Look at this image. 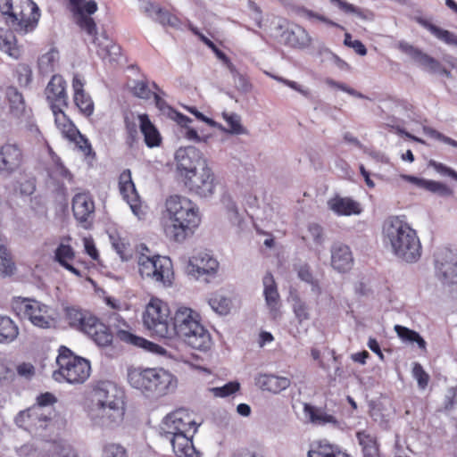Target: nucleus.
Returning <instances> with one entry per match:
<instances>
[{
  "label": "nucleus",
  "mask_w": 457,
  "mask_h": 457,
  "mask_svg": "<svg viewBox=\"0 0 457 457\" xmlns=\"http://www.w3.org/2000/svg\"><path fill=\"white\" fill-rule=\"evenodd\" d=\"M308 457H353L343 452L339 446L329 444L328 441H319L312 445Z\"/></svg>",
  "instance_id": "f704fd0d"
},
{
  "label": "nucleus",
  "mask_w": 457,
  "mask_h": 457,
  "mask_svg": "<svg viewBox=\"0 0 457 457\" xmlns=\"http://www.w3.org/2000/svg\"><path fill=\"white\" fill-rule=\"evenodd\" d=\"M155 20L163 26H170L172 28H177L180 24V21L176 15L162 8L161 9V12H159L156 16Z\"/></svg>",
  "instance_id": "5fc2aeb1"
},
{
  "label": "nucleus",
  "mask_w": 457,
  "mask_h": 457,
  "mask_svg": "<svg viewBox=\"0 0 457 457\" xmlns=\"http://www.w3.org/2000/svg\"><path fill=\"white\" fill-rule=\"evenodd\" d=\"M14 262L6 247L0 243V277H6L12 274Z\"/></svg>",
  "instance_id": "de8ad7c7"
},
{
  "label": "nucleus",
  "mask_w": 457,
  "mask_h": 457,
  "mask_svg": "<svg viewBox=\"0 0 457 457\" xmlns=\"http://www.w3.org/2000/svg\"><path fill=\"white\" fill-rule=\"evenodd\" d=\"M232 457H264L255 447H243L236 451Z\"/></svg>",
  "instance_id": "774afa93"
},
{
  "label": "nucleus",
  "mask_w": 457,
  "mask_h": 457,
  "mask_svg": "<svg viewBox=\"0 0 457 457\" xmlns=\"http://www.w3.org/2000/svg\"><path fill=\"white\" fill-rule=\"evenodd\" d=\"M73 100L79 112L89 117L94 112V102L90 96L84 90V82L79 74L72 79Z\"/></svg>",
  "instance_id": "a878e982"
},
{
  "label": "nucleus",
  "mask_w": 457,
  "mask_h": 457,
  "mask_svg": "<svg viewBox=\"0 0 457 457\" xmlns=\"http://www.w3.org/2000/svg\"><path fill=\"white\" fill-rule=\"evenodd\" d=\"M103 457H128V452L120 444L109 443L103 447Z\"/></svg>",
  "instance_id": "3c124183"
},
{
  "label": "nucleus",
  "mask_w": 457,
  "mask_h": 457,
  "mask_svg": "<svg viewBox=\"0 0 457 457\" xmlns=\"http://www.w3.org/2000/svg\"><path fill=\"white\" fill-rule=\"evenodd\" d=\"M416 62L431 71H436L440 68L439 62L428 54H424L422 51L420 56L417 58Z\"/></svg>",
  "instance_id": "680f3d73"
},
{
  "label": "nucleus",
  "mask_w": 457,
  "mask_h": 457,
  "mask_svg": "<svg viewBox=\"0 0 457 457\" xmlns=\"http://www.w3.org/2000/svg\"><path fill=\"white\" fill-rule=\"evenodd\" d=\"M422 130H423L424 134L427 135L428 137L436 139V140H439V141H442L447 145H450L457 148V141L456 140H454L447 136H445L444 134L437 131L436 129H435L431 127H428V126H423Z\"/></svg>",
  "instance_id": "13d9d810"
},
{
  "label": "nucleus",
  "mask_w": 457,
  "mask_h": 457,
  "mask_svg": "<svg viewBox=\"0 0 457 457\" xmlns=\"http://www.w3.org/2000/svg\"><path fill=\"white\" fill-rule=\"evenodd\" d=\"M361 446L362 457H383L377 435L370 429H361L355 434Z\"/></svg>",
  "instance_id": "cd10ccee"
},
{
  "label": "nucleus",
  "mask_w": 457,
  "mask_h": 457,
  "mask_svg": "<svg viewBox=\"0 0 457 457\" xmlns=\"http://www.w3.org/2000/svg\"><path fill=\"white\" fill-rule=\"evenodd\" d=\"M45 96L50 108L69 105L67 83L62 76L59 74L52 76L45 88Z\"/></svg>",
  "instance_id": "4be33fe9"
},
{
  "label": "nucleus",
  "mask_w": 457,
  "mask_h": 457,
  "mask_svg": "<svg viewBox=\"0 0 457 457\" xmlns=\"http://www.w3.org/2000/svg\"><path fill=\"white\" fill-rule=\"evenodd\" d=\"M255 384L262 389L274 394L289 387L290 379L286 377H279L272 374H260L255 378Z\"/></svg>",
  "instance_id": "7c9ffc66"
},
{
  "label": "nucleus",
  "mask_w": 457,
  "mask_h": 457,
  "mask_svg": "<svg viewBox=\"0 0 457 457\" xmlns=\"http://www.w3.org/2000/svg\"><path fill=\"white\" fill-rule=\"evenodd\" d=\"M198 426L195 413L183 408L168 414L162 422V429L166 436L179 433L195 434Z\"/></svg>",
  "instance_id": "ddd939ff"
},
{
  "label": "nucleus",
  "mask_w": 457,
  "mask_h": 457,
  "mask_svg": "<svg viewBox=\"0 0 457 457\" xmlns=\"http://www.w3.org/2000/svg\"><path fill=\"white\" fill-rule=\"evenodd\" d=\"M19 335L18 326L8 316L0 315V344H9Z\"/></svg>",
  "instance_id": "4c0bfd02"
},
{
  "label": "nucleus",
  "mask_w": 457,
  "mask_h": 457,
  "mask_svg": "<svg viewBox=\"0 0 457 457\" xmlns=\"http://www.w3.org/2000/svg\"><path fill=\"white\" fill-rule=\"evenodd\" d=\"M223 119L228 127V131L232 134H241L244 129L241 125L240 117L234 113H223Z\"/></svg>",
  "instance_id": "4d7b16f0"
},
{
  "label": "nucleus",
  "mask_w": 457,
  "mask_h": 457,
  "mask_svg": "<svg viewBox=\"0 0 457 457\" xmlns=\"http://www.w3.org/2000/svg\"><path fill=\"white\" fill-rule=\"evenodd\" d=\"M139 128L144 136L145 145L150 147L159 146L162 143V137L156 127L152 123L146 113L139 114Z\"/></svg>",
  "instance_id": "473e14b6"
},
{
  "label": "nucleus",
  "mask_w": 457,
  "mask_h": 457,
  "mask_svg": "<svg viewBox=\"0 0 457 457\" xmlns=\"http://www.w3.org/2000/svg\"><path fill=\"white\" fill-rule=\"evenodd\" d=\"M170 337L181 338L194 349L207 351L211 348L212 338L201 323L200 314L195 310L181 306L175 312L170 327Z\"/></svg>",
  "instance_id": "7ed1b4c3"
},
{
  "label": "nucleus",
  "mask_w": 457,
  "mask_h": 457,
  "mask_svg": "<svg viewBox=\"0 0 457 457\" xmlns=\"http://www.w3.org/2000/svg\"><path fill=\"white\" fill-rule=\"evenodd\" d=\"M23 162V151L19 145L5 143L0 146V174L12 175L21 168Z\"/></svg>",
  "instance_id": "aec40b11"
},
{
  "label": "nucleus",
  "mask_w": 457,
  "mask_h": 457,
  "mask_svg": "<svg viewBox=\"0 0 457 457\" xmlns=\"http://www.w3.org/2000/svg\"><path fill=\"white\" fill-rule=\"evenodd\" d=\"M354 259L350 247L344 244H335L331 247V266L340 273L352 270Z\"/></svg>",
  "instance_id": "393cba45"
},
{
  "label": "nucleus",
  "mask_w": 457,
  "mask_h": 457,
  "mask_svg": "<svg viewBox=\"0 0 457 457\" xmlns=\"http://www.w3.org/2000/svg\"><path fill=\"white\" fill-rule=\"evenodd\" d=\"M298 277L301 280L310 284L312 286V290L316 295H320L321 294V288L320 286V282L318 279L314 278L311 268L309 265L304 264L300 266L297 271Z\"/></svg>",
  "instance_id": "49530a36"
},
{
  "label": "nucleus",
  "mask_w": 457,
  "mask_h": 457,
  "mask_svg": "<svg viewBox=\"0 0 457 457\" xmlns=\"http://www.w3.org/2000/svg\"><path fill=\"white\" fill-rule=\"evenodd\" d=\"M132 94L142 99H150L152 96H154L156 100H158L160 97L158 95L154 93L148 86V83L146 80H137L134 81L133 86L130 87Z\"/></svg>",
  "instance_id": "09e8293b"
},
{
  "label": "nucleus",
  "mask_w": 457,
  "mask_h": 457,
  "mask_svg": "<svg viewBox=\"0 0 457 457\" xmlns=\"http://www.w3.org/2000/svg\"><path fill=\"white\" fill-rule=\"evenodd\" d=\"M325 83L330 87H335V88H337V89H340L353 96H355V97H358V98H363L364 96L356 91L355 89L352 88V87H349L348 86H346L345 84H343V83H340V82H337V81H335L334 79H326L325 80Z\"/></svg>",
  "instance_id": "0e129e2a"
},
{
  "label": "nucleus",
  "mask_w": 457,
  "mask_h": 457,
  "mask_svg": "<svg viewBox=\"0 0 457 457\" xmlns=\"http://www.w3.org/2000/svg\"><path fill=\"white\" fill-rule=\"evenodd\" d=\"M412 375L417 380L418 386L420 389H425L429 382V376L424 370L420 363L415 362L412 368Z\"/></svg>",
  "instance_id": "6e6d98bb"
},
{
  "label": "nucleus",
  "mask_w": 457,
  "mask_h": 457,
  "mask_svg": "<svg viewBox=\"0 0 457 457\" xmlns=\"http://www.w3.org/2000/svg\"><path fill=\"white\" fill-rule=\"evenodd\" d=\"M36 189L35 179H26L22 182H18L15 186L14 190L19 192L21 195H30Z\"/></svg>",
  "instance_id": "69168bd1"
},
{
  "label": "nucleus",
  "mask_w": 457,
  "mask_h": 457,
  "mask_svg": "<svg viewBox=\"0 0 457 457\" xmlns=\"http://www.w3.org/2000/svg\"><path fill=\"white\" fill-rule=\"evenodd\" d=\"M287 40L292 46L297 48L306 47L312 42L311 37L302 27H297L295 30H293L289 34Z\"/></svg>",
  "instance_id": "c03bdc74"
},
{
  "label": "nucleus",
  "mask_w": 457,
  "mask_h": 457,
  "mask_svg": "<svg viewBox=\"0 0 457 457\" xmlns=\"http://www.w3.org/2000/svg\"><path fill=\"white\" fill-rule=\"evenodd\" d=\"M195 434L168 435V438L172 445L173 452L177 457H199V452L193 444V436Z\"/></svg>",
  "instance_id": "bb28decb"
},
{
  "label": "nucleus",
  "mask_w": 457,
  "mask_h": 457,
  "mask_svg": "<svg viewBox=\"0 0 457 457\" xmlns=\"http://www.w3.org/2000/svg\"><path fill=\"white\" fill-rule=\"evenodd\" d=\"M56 402H57V398L54 396V394H52L50 392H46V393L40 394L37 397L36 403L33 404L32 406H38V407L44 409V407L54 405Z\"/></svg>",
  "instance_id": "338daca9"
},
{
  "label": "nucleus",
  "mask_w": 457,
  "mask_h": 457,
  "mask_svg": "<svg viewBox=\"0 0 457 457\" xmlns=\"http://www.w3.org/2000/svg\"><path fill=\"white\" fill-rule=\"evenodd\" d=\"M56 53L54 51L47 52L39 59V68L43 72L54 70V62H55Z\"/></svg>",
  "instance_id": "e2e57ef3"
},
{
  "label": "nucleus",
  "mask_w": 457,
  "mask_h": 457,
  "mask_svg": "<svg viewBox=\"0 0 457 457\" xmlns=\"http://www.w3.org/2000/svg\"><path fill=\"white\" fill-rule=\"evenodd\" d=\"M291 300L292 311L298 323L309 320L312 316L310 305L297 294L291 295Z\"/></svg>",
  "instance_id": "ea45409f"
},
{
  "label": "nucleus",
  "mask_w": 457,
  "mask_h": 457,
  "mask_svg": "<svg viewBox=\"0 0 457 457\" xmlns=\"http://www.w3.org/2000/svg\"><path fill=\"white\" fill-rule=\"evenodd\" d=\"M175 158L177 171L181 179L206 163L201 151L192 145L179 148L176 152Z\"/></svg>",
  "instance_id": "a211bd4d"
},
{
  "label": "nucleus",
  "mask_w": 457,
  "mask_h": 457,
  "mask_svg": "<svg viewBox=\"0 0 457 457\" xmlns=\"http://www.w3.org/2000/svg\"><path fill=\"white\" fill-rule=\"evenodd\" d=\"M69 141L73 142L76 147L83 154L86 158L95 159L96 153L94 152L89 140L82 135L78 129V134L71 137H66Z\"/></svg>",
  "instance_id": "37998d69"
},
{
  "label": "nucleus",
  "mask_w": 457,
  "mask_h": 457,
  "mask_svg": "<svg viewBox=\"0 0 457 457\" xmlns=\"http://www.w3.org/2000/svg\"><path fill=\"white\" fill-rule=\"evenodd\" d=\"M27 114L24 97L14 87H7L0 96V119L21 120Z\"/></svg>",
  "instance_id": "f3484780"
},
{
  "label": "nucleus",
  "mask_w": 457,
  "mask_h": 457,
  "mask_svg": "<svg viewBox=\"0 0 457 457\" xmlns=\"http://www.w3.org/2000/svg\"><path fill=\"white\" fill-rule=\"evenodd\" d=\"M119 190L122 198L129 204L133 213L142 219L145 212L131 178V171L129 169L124 170L119 177Z\"/></svg>",
  "instance_id": "6ab92c4d"
},
{
  "label": "nucleus",
  "mask_w": 457,
  "mask_h": 457,
  "mask_svg": "<svg viewBox=\"0 0 457 457\" xmlns=\"http://www.w3.org/2000/svg\"><path fill=\"white\" fill-rule=\"evenodd\" d=\"M110 240L112 248L123 261H128L132 257V248L127 238L120 237L118 233H113L110 235Z\"/></svg>",
  "instance_id": "79ce46f5"
},
{
  "label": "nucleus",
  "mask_w": 457,
  "mask_h": 457,
  "mask_svg": "<svg viewBox=\"0 0 457 457\" xmlns=\"http://www.w3.org/2000/svg\"><path fill=\"white\" fill-rule=\"evenodd\" d=\"M240 389V384L237 381H230L222 386L212 388V392L217 397L229 396Z\"/></svg>",
  "instance_id": "603ef678"
},
{
  "label": "nucleus",
  "mask_w": 457,
  "mask_h": 457,
  "mask_svg": "<svg viewBox=\"0 0 457 457\" xmlns=\"http://www.w3.org/2000/svg\"><path fill=\"white\" fill-rule=\"evenodd\" d=\"M97 11V4L94 0H89L81 4L72 5V12L77 25L92 38V43L97 47V54L103 59L114 60L112 55L120 54V46L115 45L105 34L97 36L96 24L91 14Z\"/></svg>",
  "instance_id": "39448f33"
},
{
  "label": "nucleus",
  "mask_w": 457,
  "mask_h": 457,
  "mask_svg": "<svg viewBox=\"0 0 457 457\" xmlns=\"http://www.w3.org/2000/svg\"><path fill=\"white\" fill-rule=\"evenodd\" d=\"M382 233L385 242L398 259L414 263L421 257L420 239L404 216L388 217L383 223Z\"/></svg>",
  "instance_id": "f03ea898"
},
{
  "label": "nucleus",
  "mask_w": 457,
  "mask_h": 457,
  "mask_svg": "<svg viewBox=\"0 0 457 457\" xmlns=\"http://www.w3.org/2000/svg\"><path fill=\"white\" fill-rule=\"evenodd\" d=\"M262 282L264 286L263 295L267 306L273 312V315L276 316L280 307L279 294L271 272L268 271L265 274Z\"/></svg>",
  "instance_id": "2f4dec72"
},
{
  "label": "nucleus",
  "mask_w": 457,
  "mask_h": 457,
  "mask_svg": "<svg viewBox=\"0 0 457 457\" xmlns=\"http://www.w3.org/2000/svg\"><path fill=\"white\" fill-rule=\"evenodd\" d=\"M0 12L17 31L30 32L37 27L40 10L32 0H0Z\"/></svg>",
  "instance_id": "6e6552de"
},
{
  "label": "nucleus",
  "mask_w": 457,
  "mask_h": 457,
  "mask_svg": "<svg viewBox=\"0 0 457 457\" xmlns=\"http://www.w3.org/2000/svg\"><path fill=\"white\" fill-rule=\"evenodd\" d=\"M12 307L18 315L28 319L34 326L40 328H52L56 327V319L53 310L39 301L16 297Z\"/></svg>",
  "instance_id": "f8f14e48"
},
{
  "label": "nucleus",
  "mask_w": 457,
  "mask_h": 457,
  "mask_svg": "<svg viewBox=\"0 0 457 457\" xmlns=\"http://www.w3.org/2000/svg\"><path fill=\"white\" fill-rule=\"evenodd\" d=\"M49 154L54 162V172L56 176L69 183L73 182L72 173L64 166L61 158L51 148Z\"/></svg>",
  "instance_id": "a18cd8bd"
},
{
  "label": "nucleus",
  "mask_w": 457,
  "mask_h": 457,
  "mask_svg": "<svg viewBox=\"0 0 457 457\" xmlns=\"http://www.w3.org/2000/svg\"><path fill=\"white\" fill-rule=\"evenodd\" d=\"M75 259V251L73 247L69 244L61 243L54 251V260L62 267L76 275L77 277L81 278V271L73 265Z\"/></svg>",
  "instance_id": "c756f323"
},
{
  "label": "nucleus",
  "mask_w": 457,
  "mask_h": 457,
  "mask_svg": "<svg viewBox=\"0 0 457 457\" xmlns=\"http://www.w3.org/2000/svg\"><path fill=\"white\" fill-rule=\"evenodd\" d=\"M328 206L338 216L357 215L361 212V205L351 197L335 195L328 201Z\"/></svg>",
  "instance_id": "c85d7f7f"
},
{
  "label": "nucleus",
  "mask_w": 457,
  "mask_h": 457,
  "mask_svg": "<svg viewBox=\"0 0 457 457\" xmlns=\"http://www.w3.org/2000/svg\"><path fill=\"white\" fill-rule=\"evenodd\" d=\"M419 23L427 29L432 35H434L437 39L440 41L445 43L449 46H457V35L441 29L437 27L436 25H434L433 23L429 22L427 20L420 19Z\"/></svg>",
  "instance_id": "e433bc0d"
},
{
  "label": "nucleus",
  "mask_w": 457,
  "mask_h": 457,
  "mask_svg": "<svg viewBox=\"0 0 457 457\" xmlns=\"http://www.w3.org/2000/svg\"><path fill=\"white\" fill-rule=\"evenodd\" d=\"M214 174L206 162L181 180L190 192L201 197H207L214 192Z\"/></svg>",
  "instance_id": "dca6fc26"
},
{
  "label": "nucleus",
  "mask_w": 457,
  "mask_h": 457,
  "mask_svg": "<svg viewBox=\"0 0 457 457\" xmlns=\"http://www.w3.org/2000/svg\"><path fill=\"white\" fill-rule=\"evenodd\" d=\"M17 80L20 86L27 87L32 80V71L28 64L20 63L17 66Z\"/></svg>",
  "instance_id": "864d4df0"
},
{
  "label": "nucleus",
  "mask_w": 457,
  "mask_h": 457,
  "mask_svg": "<svg viewBox=\"0 0 457 457\" xmlns=\"http://www.w3.org/2000/svg\"><path fill=\"white\" fill-rule=\"evenodd\" d=\"M423 189L441 195H450L452 194V190L445 184L435 180L426 179Z\"/></svg>",
  "instance_id": "bf43d9fd"
},
{
  "label": "nucleus",
  "mask_w": 457,
  "mask_h": 457,
  "mask_svg": "<svg viewBox=\"0 0 457 457\" xmlns=\"http://www.w3.org/2000/svg\"><path fill=\"white\" fill-rule=\"evenodd\" d=\"M117 320L119 321L120 324L115 325V335L120 341L130 345L145 349V351L150 353H162V352H164L163 348L159 345L131 333L129 325L123 319L117 317Z\"/></svg>",
  "instance_id": "412c9836"
},
{
  "label": "nucleus",
  "mask_w": 457,
  "mask_h": 457,
  "mask_svg": "<svg viewBox=\"0 0 457 457\" xmlns=\"http://www.w3.org/2000/svg\"><path fill=\"white\" fill-rule=\"evenodd\" d=\"M129 385L147 397H161L173 392L177 378L162 368L133 369L128 373Z\"/></svg>",
  "instance_id": "20e7f679"
},
{
  "label": "nucleus",
  "mask_w": 457,
  "mask_h": 457,
  "mask_svg": "<svg viewBox=\"0 0 457 457\" xmlns=\"http://www.w3.org/2000/svg\"><path fill=\"white\" fill-rule=\"evenodd\" d=\"M209 304L217 313L226 315L230 310V301L221 295H214L210 298Z\"/></svg>",
  "instance_id": "8fccbe9b"
},
{
  "label": "nucleus",
  "mask_w": 457,
  "mask_h": 457,
  "mask_svg": "<svg viewBox=\"0 0 457 457\" xmlns=\"http://www.w3.org/2000/svg\"><path fill=\"white\" fill-rule=\"evenodd\" d=\"M0 50L15 60L21 58V47L17 44L16 36L11 29L0 28Z\"/></svg>",
  "instance_id": "72a5a7b5"
},
{
  "label": "nucleus",
  "mask_w": 457,
  "mask_h": 457,
  "mask_svg": "<svg viewBox=\"0 0 457 457\" xmlns=\"http://www.w3.org/2000/svg\"><path fill=\"white\" fill-rule=\"evenodd\" d=\"M219 262L205 252H198L189 258L188 272L194 276L212 274L218 270Z\"/></svg>",
  "instance_id": "b1692460"
},
{
  "label": "nucleus",
  "mask_w": 457,
  "mask_h": 457,
  "mask_svg": "<svg viewBox=\"0 0 457 457\" xmlns=\"http://www.w3.org/2000/svg\"><path fill=\"white\" fill-rule=\"evenodd\" d=\"M434 258L436 278L445 285L457 284V253L444 247L435 253Z\"/></svg>",
  "instance_id": "2eb2a0df"
},
{
  "label": "nucleus",
  "mask_w": 457,
  "mask_h": 457,
  "mask_svg": "<svg viewBox=\"0 0 457 457\" xmlns=\"http://www.w3.org/2000/svg\"><path fill=\"white\" fill-rule=\"evenodd\" d=\"M71 209L75 219L81 224L90 221L95 214V202L89 193L76 194L72 198Z\"/></svg>",
  "instance_id": "5701e85b"
},
{
  "label": "nucleus",
  "mask_w": 457,
  "mask_h": 457,
  "mask_svg": "<svg viewBox=\"0 0 457 457\" xmlns=\"http://www.w3.org/2000/svg\"><path fill=\"white\" fill-rule=\"evenodd\" d=\"M165 212L167 221L163 224V232L172 242H184L201 223L197 204L183 195H170L165 201Z\"/></svg>",
  "instance_id": "f257e3e1"
},
{
  "label": "nucleus",
  "mask_w": 457,
  "mask_h": 457,
  "mask_svg": "<svg viewBox=\"0 0 457 457\" xmlns=\"http://www.w3.org/2000/svg\"><path fill=\"white\" fill-rule=\"evenodd\" d=\"M64 320L71 328L88 336L99 346H108L112 343L113 334L109 326L89 312L73 306L66 307Z\"/></svg>",
  "instance_id": "0eeeda50"
},
{
  "label": "nucleus",
  "mask_w": 457,
  "mask_h": 457,
  "mask_svg": "<svg viewBox=\"0 0 457 457\" xmlns=\"http://www.w3.org/2000/svg\"><path fill=\"white\" fill-rule=\"evenodd\" d=\"M395 331L403 342L416 343L420 349L426 351L427 343L424 338L415 330L410 329L402 325H395Z\"/></svg>",
  "instance_id": "a19ab883"
},
{
  "label": "nucleus",
  "mask_w": 457,
  "mask_h": 457,
  "mask_svg": "<svg viewBox=\"0 0 457 457\" xmlns=\"http://www.w3.org/2000/svg\"><path fill=\"white\" fill-rule=\"evenodd\" d=\"M54 453L56 457H78L76 450L71 445L61 442H54Z\"/></svg>",
  "instance_id": "052dcab7"
},
{
  "label": "nucleus",
  "mask_w": 457,
  "mask_h": 457,
  "mask_svg": "<svg viewBox=\"0 0 457 457\" xmlns=\"http://www.w3.org/2000/svg\"><path fill=\"white\" fill-rule=\"evenodd\" d=\"M68 106H58L57 108H50L54 117L55 126L65 138L71 137L78 134L77 127L65 113L64 110Z\"/></svg>",
  "instance_id": "c9c22d12"
},
{
  "label": "nucleus",
  "mask_w": 457,
  "mask_h": 457,
  "mask_svg": "<svg viewBox=\"0 0 457 457\" xmlns=\"http://www.w3.org/2000/svg\"><path fill=\"white\" fill-rule=\"evenodd\" d=\"M143 324L154 336L170 337L172 317L169 305L159 298H152L143 312Z\"/></svg>",
  "instance_id": "9b49d317"
},
{
  "label": "nucleus",
  "mask_w": 457,
  "mask_h": 457,
  "mask_svg": "<svg viewBox=\"0 0 457 457\" xmlns=\"http://www.w3.org/2000/svg\"><path fill=\"white\" fill-rule=\"evenodd\" d=\"M56 364L58 369L53 372V378L58 382L83 384L90 376V362L64 345L58 350Z\"/></svg>",
  "instance_id": "1a4fd4ad"
},
{
  "label": "nucleus",
  "mask_w": 457,
  "mask_h": 457,
  "mask_svg": "<svg viewBox=\"0 0 457 457\" xmlns=\"http://www.w3.org/2000/svg\"><path fill=\"white\" fill-rule=\"evenodd\" d=\"M304 413L309 417V420L312 423L316 425H325L327 423H337V419L326 412V411L322 408H318L312 406L311 404H304L303 407Z\"/></svg>",
  "instance_id": "58836bf2"
},
{
  "label": "nucleus",
  "mask_w": 457,
  "mask_h": 457,
  "mask_svg": "<svg viewBox=\"0 0 457 457\" xmlns=\"http://www.w3.org/2000/svg\"><path fill=\"white\" fill-rule=\"evenodd\" d=\"M138 273L142 278L161 285L170 287L174 279L173 264L167 256L152 254L151 250L141 245L137 253Z\"/></svg>",
  "instance_id": "423d86ee"
},
{
  "label": "nucleus",
  "mask_w": 457,
  "mask_h": 457,
  "mask_svg": "<svg viewBox=\"0 0 457 457\" xmlns=\"http://www.w3.org/2000/svg\"><path fill=\"white\" fill-rule=\"evenodd\" d=\"M92 401L112 420L124 415V392L112 382H97L93 387Z\"/></svg>",
  "instance_id": "9d476101"
},
{
  "label": "nucleus",
  "mask_w": 457,
  "mask_h": 457,
  "mask_svg": "<svg viewBox=\"0 0 457 457\" xmlns=\"http://www.w3.org/2000/svg\"><path fill=\"white\" fill-rule=\"evenodd\" d=\"M50 414H46L45 410L38 406H31L19 412L15 423L29 433L40 436L52 423Z\"/></svg>",
  "instance_id": "4468645a"
}]
</instances>
